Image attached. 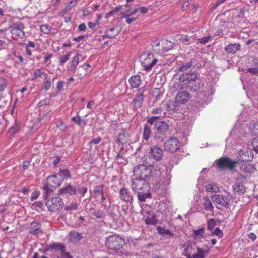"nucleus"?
I'll list each match as a JSON object with an SVG mask.
<instances>
[{
    "instance_id": "obj_36",
    "label": "nucleus",
    "mask_w": 258,
    "mask_h": 258,
    "mask_svg": "<svg viewBox=\"0 0 258 258\" xmlns=\"http://www.w3.org/2000/svg\"><path fill=\"white\" fill-rule=\"evenodd\" d=\"M55 188L48 186L47 184L43 187V195L45 199L48 198L54 191Z\"/></svg>"
},
{
    "instance_id": "obj_60",
    "label": "nucleus",
    "mask_w": 258,
    "mask_h": 258,
    "mask_svg": "<svg viewBox=\"0 0 258 258\" xmlns=\"http://www.w3.org/2000/svg\"><path fill=\"white\" fill-rule=\"evenodd\" d=\"M50 103V99L49 98H45L43 100H41L39 103H38V106H43V105H47L48 104H49Z\"/></svg>"
},
{
    "instance_id": "obj_16",
    "label": "nucleus",
    "mask_w": 258,
    "mask_h": 258,
    "mask_svg": "<svg viewBox=\"0 0 258 258\" xmlns=\"http://www.w3.org/2000/svg\"><path fill=\"white\" fill-rule=\"evenodd\" d=\"M190 98L189 93L185 91H182L177 94L175 99L180 104H185Z\"/></svg>"
},
{
    "instance_id": "obj_24",
    "label": "nucleus",
    "mask_w": 258,
    "mask_h": 258,
    "mask_svg": "<svg viewBox=\"0 0 258 258\" xmlns=\"http://www.w3.org/2000/svg\"><path fill=\"white\" fill-rule=\"evenodd\" d=\"M129 83L132 88H139L141 84V79L139 75L132 76L129 79Z\"/></svg>"
},
{
    "instance_id": "obj_44",
    "label": "nucleus",
    "mask_w": 258,
    "mask_h": 258,
    "mask_svg": "<svg viewBox=\"0 0 258 258\" xmlns=\"http://www.w3.org/2000/svg\"><path fill=\"white\" fill-rule=\"evenodd\" d=\"M71 53L70 52H68L65 55L60 56L59 60L60 65H63L69 60Z\"/></svg>"
},
{
    "instance_id": "obj_62",
    "label": "nucleus",
    "mask_w": 258,
    "mask_h": 258,
    "mask_svg": "<svg viewBox=\"0 0 258 258\" xmlns=\"http://www.w3.org/2000/svg\"><path fill=\"white\" fill-rule=\"evenodd\" d=\"M40 195V192L38 191H34L32 192L31 196V199L32 201H33L36 199Z\"/></svg>"
},
{
    "instance_id": "obj_6",
    "label": "nucleus",
    "mask_w": 258,
    "mask_h": 258,
    "mask_svg": "<svg viewBox=\"0 0 258 258\" xmlns=\"http://www.w3.org/2000/svg\"><path fill=\"white\" fill-rule=\"evenodd\" d=\"M63 200L59 197H54L46 202V206L51 212H56L62 208Z\"/></svg>"
},
{
    "instance_id": "obj_42",
    "label": "nucleus",
    "mask_w": 258,
    "mask_h": 258,
    "mask_svg": "<svg viewBox=\"0 0 258 258\" xmlns=\"http://www.w3.org/2000/svg\"><path fill=\"white\" fill-rule=\"evenodd\" d=\"M82 237L80 233H78L76 232H72L70 233V238L71 240L73 242L79 241L82 239Z\"/></svg>"
},
{
    "instance_id": "obj_20",
    "label": "nucleus",
    "mask_w": 258,
    "mask_h": 258,
    "mask_svg": "<svg viewBox=\"0 0 258 258\" xmlns=\"http://www.w3.org/2000/svg\"><path fill=\"white\" fill-rule=\"evenodd\" d=\"M241 49V45L238 43L230 44L226 46L224 50L228 54H235Z\"/></svg>"
},
{
    "instance_id": "obj_49",
    "label": "nucleus",
    "mask_w": 258,
    "mask_h": 258,
    "mask_svg": "<svg viewBox=\"0 0 258 258\" xmlns=\"http://www.w3.org/2000/svg\"><path fill=\"white\" fill-rule=\"evenodd\" d=\"M211 38L212 37L211 36H208L207 37L198 39V41L199 43L205 44L209 41H211Z\"/></svg>"
},
{
    "instance_id": "obj_26",
    "label": "nucleus",
    "mask_w": 258,
    "mask_h": 258,
    "mask_svg": "<svg viewBox=\"0 0 258 258\" xmlns=\"http://www.w3.org/2000/svg\"><path fill=\"white\" fill-rule=\"evenodd\" d=\"M161 49L163 50V53L167 52L173 48L174 44L171 41L167 40H161L160 41Z\"/></svg>"
},
{
    "instance_id": "obj_19",
    "label": "nucleus",
    "mask_w": 258,
    "mask_h": 258,
    "mask_svg": "<svg viewBox=\"0 0 258 258\" xmlns=\"http://www.w3.org/2000/svg\"><path fill=\"white\" fill-rule=\"evenodd\" d=\"M197 77L195 73H183L179 76V81L180 82H191L195 81Z\"/></svg>"
},
{
    "instance_id": "obj_41",
    "label": "nucleus",
    "mask_w": 258,
    "mask_h": 258,
    "mask_svg": "<svg viewBox=\"0 0 258 258\" xmlns=\"http://www.w3.org/2000/svg\"><path fill=\"white\" fill-rule=\"evenodd\" d=\"M152 48L153 51L158 54H161L163 53V50L161 49L160 41L154 43V44L152 45Z\"/></svg>"
},
{
    "instance_id": "obj_12",
    "label": "nucleus",
    "mask_w": 258,
    "mask_h": 258,
    "mask_svg": "<svg viewBox=\"0 0 258 258\" xmlns=\"http://www.w3.org/2000/svg\"><path fill=\"white\" fill-rule=\"evenodd\" d=\"M76 189L70 184L66 185L65 186L60 188L58 190V194L62 197H68L69 196L75 195L76 193Z\"/></svg>"
},
{
    "instance_id": "obj_57",
    "label": "nucleus",
    "mask_w": 258,
    "mask_h": 258,
    "mask_svg": "<svg viewBox=\"0 0 258 258\" xmlns=\"http://www.w3.org/2000/svg\"><path fill=\"white\" fill-rule=\"evenodd\" d=\"M252 146L255 151L258 153V136L253 139Z\"/></svg>"
},
{
    "instance_id": "obj_29",
    "label": "nucleus",
    "mask_w": 258,
    "mask_h": 258,
    "mask_svg": "<svg viewBox=\"0 0 258 258\" xmlns=\"http://www.w3.org/2000/svg\"><path fill=\"white\" fill-rule=\"evenodd\" d=\"M49 249H53L55 251H60L61 252H63V251H65L66 247L65 246L60 243H52L49 244L48 246Z\"/></svg>"
},
{
    "instance_id": "obj_17",
    "label": "nucleus",
    "mask_w": 258,
    "mask_h": 258,
    "mask_svg": "<svg viewBox=\"0 0 258 258\" xmlns=\"http://www.w3.org/2000/svg\"><path fill=\"white\" fill-rule=\"evenodd\" d=\"M149 156L156 161L160 160L163 156L162 150L157 146L152 147L150 150Z\"/></svg>"
},
{
    "instance_id": "obj_55",
    "label": "nucleus",
    "mask_w": 258,
    "mask_h": 258,
    "mask_svg": "<svg viewBox=\"0 0 258 258\" xmlns=\"http://www.w3.org/2000/svg\"><path fill=\"white\" fill-rule=\"evenodd\" d=\"M212 234L218 236L219 238L222 237L223 235L222 231L219 228H216L212 232Z\"/></svg>"
},
{
    "instance_id": "obj_38",
    "label": "nucleus",
    "mask_w": 258,
    "mask_h": 258,
    "mask_svg": "<svg viewBox=\"0 0 258 258\" xmlns=\"http://www.w3.org/2000/svg\"><path fill=\"white\" fill-rule=\"evenodd\" d=\"M158 232L162 235L164 236H167L169 238H171L173 236V234H172L170 230L168 229H165L160 227H158L157 228Z\"/></svg>"
},
{
    "instance_id": "obj_37",
    "label": "nucleus",
    "mask_w": 258,
    "mask_h": 258,
    "mask_svg": "<svg viewBox=\"0 0 258 258\" xmlns=\"http://www.w3.org/2000/svg\"><path fill=\"white\" fill-rule=\"evenodd\" d=\"M206 191L209 192L217 193L219 191V188L216 184H209L205 186Z\"/></svg>"
},
{
    "instance_id": "obj_33",
    "label": "nucleus",
    "mask_w": 258,
    "mask_h": 258,
    "mask_svg": "<svg viewBox=\"0 0 258 258\" xmlns=\"http://www.w3.org/2000/svg\"><path fill=\"white\" fill-rule=\"evenodd\" d=\"M202 205L204 207V209L206 211H213L214 210V207L212 205V202L208 197L204 198Z\"/></svg>"
},
{
    "instance_id": "obj_15",
    "label": "nucleus",
    "mask_w": 258,
    "mask_h": 258,
    "mask_svg": "<svg viewBox=\"0 0 258 258\" xmlns=\"http://www.w3.org/2000/svg\"><path fill=\"white\" fill-rule=\"evenodd\" d=\"M153 125H154V128L157 133L159 134L165 133L169 130V125L164 121H155V123Z\"/></svg>"
},
{
    "instance_id": "obj_25",
    "label": "nucleus",
    "mask_w": 258,
    "mask_h": 258,
    "mask_svg": "<svg viewBox=\"0 0 258 258\" xmlns=\"http://www.w3.org/2000/svg\"><path fill=\"white\" fill-rule=\"evenodd\" d=\"M196 249L197 251L192 254L190 258H204V254L209 252L210 247H208L206 246V248L205 249H202L198 247H196Z\"/></svg>"
},
{
    "instance_id": "obj_61",
    "label": "nucleus",
    "mask_w": 258,
    "mask_h": 258,
    "mask_svg": "<svg viewBox=\"0 0 258 258\" xmlns=\"http://www.w3.org/2000/svg\"><path fill=\"white\" fill-rule=\"evenodd\" d=\"M58 258H73L69 252H66L65 251H63V252H61V255L60 257H58Z\"/></svg>"
},
{
    "instance_id": "obj_11",
    "label": "nucleus",
    "mask_w": 258,
    "mask_h": 258,
    "mask_svg": "<svg viewBox=\"0 0 258 258\" xmlns=\"http://www.w3.org/2000/svg\"><path fill=\"white\" fill-rule=\"evenodd\" d=\"M212 200L223 207H228L230 200L227 197L221 195H214L211 197Z\"/></svg>"
},
{
    "instance_id": "obj_10",
    "label": "nucleus",
    "mask_w": 258,
    "mask_h": 258,
    "mask_svg": "<svg viewBox=\"0 0 258 258\" xmlns=\"http://www.w3.org/2000/svg\"><path fill=\"white\" fill-rule=\"evenodd\" d=\"M145 91V87H142L138 90V94L135 97L132 102L133 106L135 108H139L142 106L144 101Z\"/></svg>"
},
{
    "instance_id": "obj_7",
    "label": "nucleus",
    "mask_w": 258,
    "mask_h": 258,
    "mask_svg": "<svg viewBox=\"0 0 258 258\" xmlns=\"http://www.w3.org/2000/svg\"><path fill=\"white\" fill-rule=\"evenodd\" d=\"M11 33L13 36V38L23 39L25 37V33L23 31L24 26L22 22L15 23L11 26Z\"/></svg>"
},
{
    "instance_id": "obj_45",
    "label": "nucleus",
    "mask_w": 258,
    "mask_h": 258,
    "mask_svg": "<svg viewBox=\"0 0 258 258\" xmlns=\"http://www.w3.org/2000/svg\"><path fill=\"white\" fill-rule=\"evenodd\" d=\"M152 94L157 100L160 99V97L162 95L160 89L158 88H154L152 91Z\"/></svg>"
},
{
    "instance_id": "obj_8",
    "label": "nucleus",
    "mask_w": 258,
    "mask_h": 258,
    "mask_svg": "<svg viewBox=\"0 0 258 258\" xmlns=\"http://www.w3.org/2000/svg\"><path fill=\"white\" fill-rule=\"evenodd\" d=\"M151 113L154 115L148 116L147 118V122L150 125L155 123V121L161 119L165 115L166 113L163 112V109L161 107H158L153 109Z\"/></svg>"
},
{
    "instance_id": "obj_3",
    "label": "nucleus",
    "mask_w": 258,
    "mask_h": 258,
    "mask_svg": "<svg viewBox=\"0 0 258 258\" xmlns=\"http://www.w3.org/2000/svg\"><path fill=\"white\" fill-rule=\"evenodd\" d=\"M131 187L138 193L140 201H144L147 198L151 197V194L148 193L149 185L146 180L136 177L132 180Z\"/></svg>"
},
{
    "instance_id": "obj_51",
    "label": "nucleus",
    "mask_w": 258,
    "mask_h": 258,
    "mask_svg": "<svg viewBox=\"0 0 258 258\" xmlns=\"http://www.w3.org/2000/svg\"><path fill=\"white\" fill-rule=\"evenodd\" d=\"M19 130V127L17 124H15L14 126L11 127L9 130V133L11 136H13Z\"/></svg>"
},
{
    "instance_id": "obj_50",
    "label": "nucleus",
    "mask_w": 258,
    "mask_h": 258,
    "mask_svg": "<svg viewBox=\"0 0 258 258\" xmlns=\"http://www.w3.org/2000/svg\"><path fill=\"white\" fill-rule=\"evenodd\" d=\"M54 80L55 78H53L52 79H49L46 81L44 85V89L45 90L47 91L50 89L52 84L53 83L54 81Z\"/></svg>"
},
{
    "instance_id": "obj_28",
    "label": "nucleus",
    "mask_w": 258,
    "mask_h": 258,
    "mask_svg": "<svg viewBox=\"0 0 258 258\" xmlns=\"http://www.w3.org/2000/svg\"><path fill=\"white\" fill-rule=\"evenodd\" d=\"M152 134V130L150 126L148 124L144 125L143 130V138L144 140L148 141Z\"/></svg>"
},
{
    "instance_id": "obj_31",
    "label": "nucleus",
    "mask_w": 258,
    "mask_h": 258,
    "mask_svg": "<svg viewBox=\"0 0 258 258\" xmlns=\"http://www.w3.org/2000/svg\"><path fill=\"white\" fill-rule=\"evenodd\" d=\"M41 31L44 34H56L57 30L54 28L51 27L48 24L42 25L40 28Z\"/></svg>"
},
{
    "instance_id": "obj_32",
    "label": "nucleus",
    "mask_w": 258,
    "mask_h": 258,
    "mask_svg": "<svg viewBox=\"0 0 258 258\" xmlns=\"http://www.w3.org/2000/svg\"><path fill=\"white\" fill-rule=\"evenodd\" d=\"M119 31L115 29V28H112L106 31L105 35L103 36V38H114L119 34Z\"/></svg>"
},
{
    "instance_id": "obj_18",
    "label": "nucleus",
    "mask_w": 258,
    "mask_h": 258,
    "mask_svg": "<svg viewBox=\"0 0 258 258\" xmlns=\"http://www.w3.org/2000/svg\"><path fill=\"white\" fill-rule=\"evenodd\" d=\"M180 104L175 100H169L165 104L166 110L168 111H177L180 109Z\"/></svg>"
},
{
    "instance_id": "obj_47",
    "label": "nucleus",
    "mask_w": 258,
    "mask_h": 258,
    "mask_svg": "<svg viewBox=\"0 0 258 258\" xmlns=\"http://www.w3.org/2000/svg\"><path fill=\"white\" fill-rule=\"evenodd\" d=\"M192 61H189V62H187L186 63L183 64L181 66H180V68H179V70L180 71H182V72L187 71V70H189L192 67Z\"/></svg>"
},
{
    "instance_id": "obj_27",
    "label": "nucleus",
    "mask_w": 258,
    "mask_h": 258,
    "mask_svg": "<svg viewBox=\"0 0 258 258\" xmlns=\"http://www.w3.org/2000/svg\"><path fill=\"white\" fill-rule=\"evenodd\" d=\"M40 232H41L40 223L36 221L32 222L30 225V233L35 235Z\"/></svg>"
},
{
    "instance_id": "obj_43",
    "label": "nucleus",
    "mask_w": 258,
    "mask_h": 258,
    "mask_svg": "<svg viewBox=\"0 0 258 258\" xmlns=\"http://www.w3.org/2000/svg\"><path fill=\"white\" fill-rule=\"evenodd\" d=\"M104 185L102 184L95 187L94 192L96 197L99 196L104 192Z\"/></svg>"
},
{
    "instance_id": "obj_58",
    "label": "nucleus",
    "mask_w": 258,
    "mask_h": 258,
    "mask_svg": "<svg viewBox=\"0 0 258 258\" xmlns=\"http://www.w3.org/2000/svg\"><path fill=\"white\" fill-rule=\"evenodd\" d=\"M120 10V7H117L115 9L113 10L106 14V17L109 18L114 15L115 13Z\"/></svg>"
},
{
    "instance_id": "obj_1",
    "label": "nucleus",
    "mask_w": 258,
    "mask_h": 258,
    "mask_svg": "<svg viewBox=\"0 0 258 258\" xmlns=\"http://www.w3.org/2000/svg\"><path fill=\"white\" fill-rule=\"evenodd\" d=\"M125 239L118 235H112L105 239V245L111 253L117 256H126L128 253L124 249Z\"/></svg>"
},
{
    "instance_id": "obj_22",
    "label": "nucleus",
    "mask_w": 258,
    "mask_h": 258,
    "mask_svg": "<svg viewBox=\"0 0 258 258\" xmlns=\"http://www.w3.org/2000/svg\"><path fill=\"white\" fill-rule=\"evenodd\" d=\"M120 198L122 200L125 202H132L133 199V196L130 194L128 190L125 188H122L119 192Z\"/></svg>"
},
{
    "instance_id": "obj_39",
    "label": "nucleus",
    "mask_w": 258,
    "mask_h": 258,
    "mask_svg": "<svg viewBox=\"0 0 258 258\" xmlns=\"http://www.w3.org/2000/svg\"><path fill=\"white\" fill-rule=\"evenodd\" d=\"M78 208V205L76 202H72L69 205H67L65 207V210L67 212H71L77 210Z\"/></svg>"
},
{
    "instance_id": "obj_53",
    "label": "nucleus",
    "mask_w": 258,
    "mask_h": 258,
    "mask_svg": "<svg viewBox=\"0 0 258 258\" xmlns=\"http://www.w3.org/2000/svg\"><path fill=\"white\" fill-rule=\"evenodd\" d=\"M42 74V71L41 69H37L34 70L33 74V78L32 79V80L35 79L37 78V77H41Z\"/></svg>"
},
{
    "instance_id": "obj_34",
    "label": "nucleus",
    "mask_w": 258,
    "mask_h": 258,
    "mask_svg": "<svg viewBox=\"0 0 258 258\" xmlns=\"http://www.w3.org/2000/svg\"><path fill=\"white\" fill-rule=\"evenodd\" d=\"M80 57L79 55L78 54H77L76 56H75L73 58V60L71 61V65L70 66V68L69 69V70L72 72H75V69H76V67L78 64L79 62Z\"/></svg>"
},
{
    "instance_id": "obj_13",
    "label": "nucleus",
    "mask_w": 258,
    "mask_h": 258,
    "mask_svg": "<svg viewBox=\"0 0 258 258\" xmlns=\"http://www.w3.org/2000/svg\"><path fill=\"white\" fill-rule=\"evenodd\" d=\"M251 154V151L247 148L242 149L239 153V159L236 161H238V163L240 161L248 162L251 161L253 158L252 156L249 155Z\"/></svg>"
},
{
    "instance_id": "obj_2",
    "label": "nucleus",
    "mask_w": 258,
    "mask_h": 258,
    "mask_svg": "<svg viewBox=\"0 0 258 258\" xmlns=\"http://www.w3.org/2000/svg\"><path fill=\"white\" fill-rule=\"evenodd\" d=\"M133 172L137 177L146 180L151 177H159L161 175L160 170L158 167L153 166L148 167L144 164L136 166Z\"/></svg>"
},
{
    "instance_id": "obj_23",
    "label": "nucleus",
    "mask_w": 258,
    "mask_h": 258,
    "mask_svg": "<svg viewBox=\"0 0 258 258\" xmlns=\"http://www.w3.org/2000/svg\"><path fill=\"white\" fill-rule=\"evenodd\" d=\"M130 138L128 133L124 129L121 130L118 133L117 142L121 144L126 143Z\"/></svg>"
},
{
    "instance_id": "obj_4",
    "label": "nucleus",
    "mask_w": 258,
    "mask_h": 258,
    "mask_svg": "<svg viewBox=\"0 0 258 258\" xmlns=\"http://www.w3.org/2000/svg\"><path fill=\"white\" fill-rule=\"evenodd\" d=\"M214 163L220 170L226 169L234 170H235V165L238 164V161L231 160L229 158L226 157H221L216 160Z\"/></svg>"
},
{
    "instance_id": "obj_35",
    "label": "nucleus",
    "mask_w": 258,
    "mask_h": 258,
    "mask_svg": "<svg viewBox=\"0 0 258 258\" xmlns=\"http://www.w3.org/2000/svg\"><path fill=\"white\" fill-rule=\"evenodd\" d=\"M234 192L238 194H244L246 191V188L242 183L236 182L233 185Z\"/></svg>"
},
{
    "instance_id": "obj_9",
    "label": "nucleus",
    "mask_w": 258,
    "mask_h": 258,
    "mask_svg": "<svg viewBox=\"0 0 258 258\" xmlns=\"http://www.w3.org/2000/svg\"><path fill=\"white\" fill-rule=\"evenodd\" d=\"M180 147V143L177 138L171 137L164 143V148L166 150L171 152L177 151Z\"/></svg>"
},
{
    "instance_id": "obj_30",
    "label": "nucleus",
    "mask_w": 258,
    "mask_h": 258,
    "mask_svg": "<svg viewBox=\"0 0 258 258\" xmlns=\"http://www.w3.org/2000/svg\"><path fill=\"white\" fill-rule=\"evenodd\" d=\"M205 228L193 230V237L195 240H200L204 238Z\"/></svg>"
},
{
    "instance_id": "obj_40",
    "label": "nucleus",
    "mask_w": 258,
    "mask_h": 258,
    "mask_svg": "<svg viewBox=\"0 0 258 258\" xmlns=\"http://www.w3.org/2000/svg\"><path fill=\"white\" fill-rule=\"evenodd\" d=\"M59 177L62 178L63 179H71V175L70 172L68 169L60 170L59 172Z\"/></svg>"
},
{
    "instance_id": "obj_64",
    "label": "nucleus",
    "mask_w": 258,
    "mask_h": 258,
    "mask_svg": "<svg viewBox=\"0 0 258 258\" xmlns=\"http://www.w3.org/2000/svg\"><path fill=\"white\" fill-rule=\"evenodd\" d=\"M121 14L122 15L121 18L128 17L129 16L132 15V12H131L129 10L122 12Z\"/></svg>"
},
{
    "instance_id": "obj_54",
    "label": "nucleus",
    "mask_w": 258,
    "mask_h": 258,
    "mask_svg": "<svg viewBox=\"0 0 258 258\" xmlns=\"http://www.w3.org/2000/svg\"><path fill=\"white\" fill-rule=\"evenodd\" d=\"M249 60L252 66L258 68V59L257 58L252 57Z\"/></svg>"
},
{
    "instance_id": "obj_48",
    "label": "nucleus",
    "mask_w": 258,
    "mask_h": 258,
    "mask_svg": "<svg viewBox=\"0 0 258 258\" xmlns=\"http://www.w3.org/2000/svg\"><path fill=\"white\" fill-rule=\"evenodd\" d=\"M216 225V222L214 219H211L208 221L207 229L212 230Z\"/></svg>"
},
{
    "instance_id": "obj_21",
    "label": "nucleus",
    "mask_w": 258,
    "mask_h": 258,
    "mask_svg": "<svg viewBox=\"0 0 258 258\" xmlns=\"http://www.w3.org/2000/svg\"><path fill=\"white\" fill-rule=\"evenodd\" d=\"M183 246L185 247L184 250V254L187 258H190L191 255L195 252V249L196 245H192L191 243L188 242L186 244H184Z\"/></svg>"
},
{
    "instance_id": "obj_46",
    "label": "nucleus",
    "mask_w": 258,
    "mask_h": 258,
    "mask_svg": "<svg viewBox=\"0 0 258 258\" xmlns=\"http://www.w3.org/2000/svg\"><path fill=\"white\" fill-rule=\"evenodd\" d=\"M7 84V80L5 78L0 77V92L5 90Z\"/></svg>"
},
{
    "instance_id": "obj_14",
    "label": "nucleus",
    "mask_w": 258,
    "mask_h": 258,
    "mask_svg": "<svg viewBox=\"0 0 258 258\" xmlns=\"http://www.w3.org/2000/svg\"><path fill=\"white\" fill-rule=\"evenodd\" d=\"M62 182V179L58 175H54L52 176H49L47 179L46 184L48 186H50L51 187L56 188L60 185Z\"/></svg>"
},
{
    "instance_id": "obj_52",
    "label": "nucleus",
    "mask_w": 258,
    "mask_h": 258,
    "mask_svg": "<svg viewBox=\"0 0 258 258\" xmlns=\"http://www.w3.org/2000/svg\"><path fill=\"white\" fill-rule=\"evenodd\" d=\"M190 39L186 35L181 36L180 38V41L185 45H188L191 42Z\"/></svg>"
},
{
    "instance_id": "obj_56",
    "label": "nucleus",
    "mask_w": 258,
    "mask_h": 258,
    "mask_svg": "<svg viewBox=\"0 0 258 258\" xmlns=\"http://www.w3.org/2000/svg\"><path fill=\"white\" fill-rule=\"evenodd\" d=\"M71 120L73 121L76 122L77 124L79 125H81L82 122H84L81 119L80 116L77 115L76 117H73L72 118Z\"/></svg>"
},
{
    "instance_id": "obj_63",
    "label": "nucleus",
    "mask_w": 258,
    "mask_h": 258,
    "mask_svg": "<svg viewBox=\"0 0 258 258\" xmlns=\"http://www.w3.org/2000/svg\"><path fill=\"white\" fill-rule=\"evenodd\" d=\"M226 0H217L212 6V9H215L219 5L225 2Z\"/></svg>"
},
{
    "instance_id": "obj_5",
    "label": "nucleus",
    "mask_w": 258,
    "mask_h": 258,
    "mask_svg": "<svg viewBox=\"0 0 258 258\" xmlns=\"http://www.w3.org/2000/svg\"><path fill=\"white\" fill-rule=\"evenodd\" d=\"M140 62L142 66L146 71L151 70L152 67L157 63L158 60L152 53H145L140 57Z\"/></svg>"
},
{
    "instance_id": "obj_59",
    "label": "nucleus",
    "mask_w": 258,
    "mask_h": 258,
    "mask_svg": "<svg viewBox=\"0 0 258 258\" xmlns=\"http://www.w3.org/2000/svg\"><path fill=\"white\" fill-rule=\"evenodd\" d=\"M93 215L98 218H102L104 216L103 211L100 210L95 211L93 213Z\"/></svg>"
}]
</instances>
